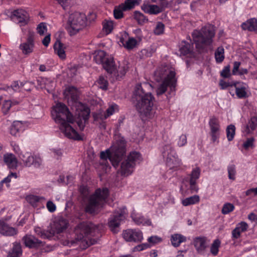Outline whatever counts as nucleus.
Listing matches in <instances>:
<instances>
[{"instance_id": "nucleus-8", "label": "nucleus", "mask_w": 257, "mask_h": 257, "mask_svg": "<svg viewBox=\"0 0 257 257\" xmlns=\"http://www.w3.org/2000/svg\"><path fill=\"white\" fill-rule=\"evenodd\" d=\"M95 226L90 223H82L75 229V239L71 241V245H78L81 248L85 249L93 244L91 241H88L86 235L94 230Z\"/></svg>"}, {"instance_id": "nucleus-33", "label": "nucleus", "mask_w": 257, "mask_h": 257, "mask_svg": "<svg viewBox=\"0 0 257 257\" xmlns=\"http://www.w3.org/2000/svg\"><path fill=\"white\" fill-rule=\"evenodd\" d=\"M16 230L14 228L11 227L2 220H0V233L5 235H13L16 234Z\"/></svg>"}, {"instance_id": "nucleus-19", "label": "nucleus", "mask_w": 257, "mask_h": 257, "mask_svg": "<svg viewBox=\"0 0 257 257\" xmlns=\"http://www.w3.org/2000/svg\"><path fill=\"white\" fill-rule=\"evenodd\" d=\"M19 158L27 167L33 165L35 167H38L42 163L41 159L39 157L32 155L29 153L21 154Z\"/></svg>"}, {"instance_id": "nucleus-2", "label": "nucleus", "mask_w": 257, "mask_h": 257, "mask_svg": "<svg viewBox=\"0 0 257 257\" xmlns=\"http://www.w3.org/2000/svg\"><path fill=\"white\" fill-rule=\"evenodd\" d=\"M64 94L68 102L73 110L75 111V115L77 117L76 120L80 130H83L86 121L89 116L90 110L85 105L77 101L79 94L78 90L74 87L69 86L66 88Z\"/></svg>"}, {"instance_id": "nucleus-9", "label": "nucleus", "mask_w": 257, "mask_h": 257, "mask_svg": "<svg viewBox=\"0 0 257 257\" xmlns=\"http://www.w3.org/2000/svg\"><path fill=\"white\" fill-rule=\"evenodd\" d=\"M214 35V27L211 25L205 26L202 29L201 32L194 31L192 34L194 41L198 48H201L203 46L210 45Z\"/></svg>"}, {"instance_id": "nucleus-7", "label": "nucleus", "mask_w": 257, "mask_h": 257, "mask_svg": "<svg viewBox=\"0 0 257 257\" xmlns=\"http://www.w3.org/2000/svg\"><path fill=\"white\" fill-rule=\"evenodd\" d=\"M125 142L123 137H118L112 146L105 151L100 153L101 160L105 161L108 159L114 167L117 166L121 157L125 152Z\"/></svg>"}, {"instance_id": "nucleus-28", "label": "nucleus", "mask_w": 257, "mask_h": 257, "mask_svg": "<svg viewBox=\"0 0 257 257\" xmlns=\"http://www.w3.org/2000/svg\"><path fill=\"white\" fill-rule=\"evenodd\" d=\"M248 227V224L244 221L238 223L232 232V237L236 239L238 238L241 233L246 231Z\"/></svg>"}, {"instance_id": "nucleus-12", "label": "nucleus", "mask_w": 257, "mask_h": 257, "mask_svg": "<svg viewBox=\"0 0 257 257\" xmlns=\"http://www.w3.org/2000/svg\"><path fill=\"white\" fill-rule=\"evenodd\" d=\"M126 210L125 207L119 208L116 210L108 222L110 229L114 233L117 232L120 224L126 218Z\"/></svg>"}, {"instance_id": "nucleus-57", "label": "nucleus", "mask_w": 257, "mask_h": 257, "mask_svg": "<svg viewBox=\"0 0 257 257\" xmlns=\"http://www.w3.org/2000/svg\"><path fill=\"white\" fill-rule=\"evenodd\" d=\"M150 247V245L147 243L139 244L133 248V251H141Z\"/></svg>"}, {"instance_id": "nucleus-51", "label": "nucleus", "mask_w": 257, "mask_h": 257, "mask_svg": "<svg viewBox=\"0 0 257 257\" xmlns=\"http://www.w3.org/2000/svg\"><path fill=\"white\" fill-rule=\"evenodd\" d=\"M96 85L100 88L106 90L107 88L108 82L103 77H100L97 81Z\"/></svg>"}, {"instance_id": "nucleus-50", "label": "nucleus", "mask_w": 257, "mask_h": 257, "mask_svg": "<svg viewBox=\"0 0 257 257\" xmlns=\"http://www.w3.org/2000/svg\"><path fill=\"white\" fill-rule=\"evenodd\" d=\"M228 177L229 180L234 181L236 176V169L234 165H230L227 168Z\"/></svg>"}, {"instance_id": "nucleus-29", "label": "nucleus", "mask_w": 257, "mask_h": 257, "mask_svg": "<svg viewBox=\"0 0 257 257\" xmlns=\"http://www.w3.org/2000/svg\"><path fill=\"white\" fill-rule=\"evenodd\" d=\"M257 126V117H253L248 122L247 125L242 128V132L244 135H247L252 133Z\"/></svg>"}, {"instance_id": "nucleus-13", "label": "nucleus", "mask_w": 257, "mask_h": 257, "mask_svg": "<svg viewBox=\"0 0 257 257\" xmlns=\"http://www.w3.org/2000/svg\"><path fill=\"white\" fill-rule=\"evenodd\" d=\"M162 153L164 158L166 159V165L170 169L176 168L179 165L180 161L171 146H165Z\"/></svg>"}, {"instance_id": "nucleus-60", "label": "nucleus", "mask_w": 257, "mask_h": 257, "mask_svg": "<svg viewBox=\"0 0 257 257\" xmlns=\"http://www.w3.org/2000/svg\"><path fill=\"white\" fill-rule=\"evenodd\" d=\"M11 147L12 148V150L13 151L17 154L19 157H20V155L21 154H23V153L21 151V149L19 145L14 142H12L10 144Z\"/></svg>"}, {"instance_id": "nucleus-1", "label": "nucleus", "mask_w": 257, "mask_h": 257, "mask_svg": "<svg viewBox=\"0 0 257 257\" xmlns=\"http://www.w3.org/2000/svg\"><path fill=\"white\" fill-rule=\"evenodd\" d=\"M51 115L61 133L65 137L75 140H82L83 136L75 128V119L65 104L56 103L52 107Z\"/></svg>"}, {"instance_id": "nucleus-36", "label": "nucleus", "mask_w": 257, "mask_h": 257, "mask_svg": "<svg viewBox=\"0 0 257 257\" xmlns=\"http://www.w3.org/2000/svg\"><path fill=\"white\" fill-rule=\"evenodd\" d=\"M38 82L41 83V87L46 89L49 92H51L55 86V83L53 81L46 78H40Z\"/></svg>"}, {"instance_id": "nucleus-32", "label": "nucleus", "mask_w": 257, "mask_h": 257, "mask_svg": "<svg viewBox=\"0 0 257 257\" xmlns=\"http://www.w3.org/2000/svg\"><path fill=\"white\" fill-rule=\"evenodd\" d=\"M103 28L101 33L99 35V37H101L110 34L113 30L114 28V24L112 21L104 20L102 23Z\"/></svg>"}, {"instance_id": "nucleus-42", "label": "nucleus", "mask_w": 257, "mask_h": 257, "mask_svg": "<svg viewBox=\"0 0 257 257\" xmlns=\"http://www.w3.org/2000/svg\"><path fill=\"white\" fill-rule=\"evenodd\" d=\"M140 1L141 0H126L123 4H121V8L124 11L130 10L139 5Z\"/></svg>"}, {"instance_id": "nucleus-23", "label": "nucleus", "mask_w": 257, "mask_h": 257, "mask_svg": "<svg viewBox=\"0 0 257 257\" xmlns=\"http://www.w3.org/2000/svg\"><path fill=\"white\" fill-rule=\"evenodd\" d=\"M119 108L117 104L115 103H111L109 105L108 108L106 110V113L104 114L97 115L94 114V117L95 119H106L110 115L118 111Z\"/></svg>"}, {"instance_id": "nucleus-10", "label": "nucleus", "mask_w": 257, "mask_h": 257, "mask_svg": "<svg viewBox=\"0 0 257 257\" xmlns=\"http://www.w3.org/2000/svg\"><path fill=\"white\" fill-rule=\"evenodd\" d=\"M108 195L106 188L96 190L95 193L90 197L86 208V211L90 213L97 212L105 202Z\"/></svg>"}, {"instance_id": "nucleus-58", "label": "nucleus", "mask_w": 257, "mask_h": 257, "mask_svg": "<svg viewBox=\"0 0 257 257\" xmlns=\"http://www.w3.org/2000/svg\"><path fill=\"white\" fill-rule=\"evenodd\" d=\"M254 141V139L253 138H250L247 139V140L244 142L243 144V147L246 150L248 149L249 148H252L253 147V143Z\"/></svg>"}, {"instance_id": "nucleus-25", "label": "nucleus", "mask_w": 257, "mask_h": 257, "mask_svg": "<svg viewBox=\"0 0 257 257\" xmlns=\"http://www.w3.org/2000/svg\"><path fill=\"white\" fill-rule=\"evenodd\" d=\"M201 170L198 167L194 168L191 173L190 179V188L192 190L197 191L198 188L196 186L197 180L199 179L200 176Z\"/></svg>"}, {"instance_id": "nucleus-53", "label": "nucleus", "mask_w": 257, "mask_h": 257, "mask_svg": "<svg viewBox=\"0 0 257 257\" xmlns=\"http://www.w3.org/2000/svg\"><path fill=\"white\" fill-rule=\"evenodd\" d=\"M37 33L40 35H44L47 31V26L45 23H40L37 27Z\"/></svg>"}, {"instance_id": "nucleus-56", "label": "nucleus", "mask_w": 257, "mask_h": 257, "mask_svg": "<svg viewBox=\"0 0 257 257\" xmlns=\"http://www.w3.org/2000/svg\"><path fill=\"white\" fill-rule=\"evenodd\" d=\"M123 11H124L122 8H121V5L119 7H116L114 10L113 14L115 19H120L123 16Z\"/></svg>"}, {"instance_id": "nucleus-47", "label": "nucleus", "mask_w": 257, "mask_h": 257, "mask_svg": "<svg viewBox=\"0 0 257 257\" xmlns=\"http://www.w3.org/2000/svg\"><path fill=\"white\" fill-rule=\"evenodd\" d=\"M163 239L157 235H152L149 237L147 239V243L150 245V247L157 244L161 243Z\"/></svg>"}, {"instance_id": "nucleus-64", "label": "nucleus", "mask_w": 257, "mask_h": 257, "mask_svg": "<svg viewBox=\"0 0 257 257\" xmlns=\"http://www.w3.org/2000/svg\"><path fill=\"white\" fill-rule=\"evenodd\" d=\"M46 207L48 211L50 212H53L56 209V205L51 201H49L47 202Z\"/></svg>"}, {"instance_id": "nucleus-54", "label": "nucleus", "mask_w": 257, "mask_h": 257, "mask_svg": "<svg viewBox=\"0 0 257 257\" xmlns=\"http://www.w3.org/2000/svg\"><path fill=\"white\" fill-rule=\"evenodd\" d=\"M17 175L16 173H10L7 177L4 178L2 181V183H5L7 187H10V182H11V180L12 178H17Z\"/></svg>"}, {"instance_id": "nucleus-35", "label": "nucleus", "mask_w": 257, "mask_h": 257, "mask_svg": "<svg viewBox=\"0 0 257 257\" xmlns=\"http://www.w3.org/2000/svg\"><path fill=\"white\" fill-rule=\"evenodd\" d=\"M24 130V126L21 121H15L10 128V134L13 136H17L20 133L23 132Z\"/></svg>"}, {"instance_id": "nucleus-18", "label": "nucleus", "mask_w": 257, "mask_h": 257, "mask_svg": "<svg viewBox=\"0 0 257 257\" xmlns=\"http://www.w3.org/2000/svg\"><path fill=\"white\" fill-rule=\"evenodd\" d=\"M11 17L15 20L20 26H26L30 21V17L28 13L22 9L14 11L12 13Z\"/></svg>"}, {"instance_id": "nucleus-55", "label": "nucleus", "mask_w": 257, "mask_h": 257, "mask_svg": "<svg viewBox=\"0 0 257 257\" xmlns=\"http://www.w3.org/2000/svg\"><path fill=\"white\" fill-rule=\"evenodd\" d=\"M41 198L38 196L33 195H29L26 197L27 201L32 205H35L37 202L40 200Z\"/></svg>"}, {"instance_id": "nucleus-14", "label": "nucleus", "mask_w": 257, "mask_h": 257, "mask_svg": "<svg viewBox=\"0 0 257 257\" xmlns=\"http://www.w3.org/2000/svg\"><path fill=\"white\" fill-rule=\"evenodd\" d=\"M122 238L127 242L139 243L144 240L143 232L138 228H129L123 230Z\"/></svg>"}, {"instance_id": "nucleus-37", "label": "nucleus", "mask_w": 257, "mask_h": 257, "mask_svg": "<svg viewBox=\"0 0 257 257\" xmlns=\"http://www.w3.org/2000/svg\"><path fill=\"white\" fill-rule=\"evenodd\" d=\"M126 160L135 167L137 164H140L142 162V158L139 153L133 152L130 154Z\"/></svg>"}, {"instance_id": "nucleus-63", "label": "nucleus", "mask_w": 257, "mask_h": 257, "mask_svg": "<svg viewBox=\"0 0 257 257\" xmlns=\"http://www.w3.org/2000/svg\"><path fill=\"white\" fill-rule=\"evenodd\" d=\"M24 85L22 82H19L18 81H15L11 85V88L15 91H18Z\"/></svg>"}, {"instance_id": "nucleus-17", "label": "nucleus", "mask_w": 257, "mask_h": 257, "mask_svg": "<svg viewBox=\"0 0 257 257\" xmlns=\"http://www.w3.org/2000/svg\"><path fill=\"white\" fill-rule=\"evenodd\" d=\"M118 43L127 49H132L138 45V41L133 37H129L128 33L123 32L120 33Z\"/></svg>"}, {"instance_id": "nucleus-43", "label": "nucleus", "mask_w": 257, "mask_h": 257, "mask_svg": "<svg viewBox=\"0 0 257 257\" xmlns=\"http://www.w3.org/2000/svg\"><path fill=\"white\" fill-rule=\"evenodd\" d=\"M192 49L191 45L186 43L182 42L179 45V51L181 55H186L191 52Z\"/></svg>"}, {"instance_id": "nucleus-30", "label": "nucleus", "mask_w": 257, "mask_h": 257, "mask_svg": "<svg viewBox=\"0 0 257 257\" xmlns=\"http://www.w3.org/2000/svg\"><path fill=\"white\" fill-rule=\"evenodd\" d=\"M134 168L133 164L125 160L121 163L120 173L123 176H129L133 172Z\"/></svg>"}, {"instance_id": "nucleus-21", "label": "nucleus", "mask_w": 257, "mask_h": 257, "mask_svg": "<svg viewBox=\"0 0 257 257\" xmlns=\"http://www.w3.org/2000/svg\"><path fill=\"white\" fill-rule=\"evenodd\" d=\"M142 10L147 14L157 15L163 11V8L162 7L156 5L144 4L142 6Z\"/></svg>"}, {"instance_id": "nucleus-24", "label": "nucleus", "mask_w": 257, "mask_h": 257, "mask_svg": "<svg viewBox=\"0 0 257 257\" xmlns=\"http://www.w3.org/2000/svg\"><path fill=\"white\" fill-rule=\"evenodd\" d=\"M235 87L236 94L238 98H242L247 96V85L242 82H236L233 83Z\"/></svg>"}, {"instance_id": "nucleus-6", "label": "nucleus", "mask_w": 257, "mask_h": 257, "mask_svg": "<svg viewBox=\"0 0 257 257\" xmlns=\"http://www.w3.org/2000/svg\"><path fill=\"white\" fill-rule=\"evenodd\" d=\"M96 18L94 13H90L87 17L83 13L75 12L69 15L67 24L70 35H74L85 29Z\"/></svg>"}, {"instance_id": "nucleus-49", "label": "nucleus", "mask_w": 257, "mask_h": 257, "mask_svg": "<svg viewBox=\"0 0 257 257\" xmlns=\"http://www.w3.org/2000/svg\"><path fill=\"white\" fill-rule=\"evenodd\" d=\"M235 207L234 205L230 203H225L223 204L221 212L223 214H227L234 210Z\"/></svg>"}, {"instance_id": "nucleus-20", "label": "nucleus", "mask_w": 257, "mask_h": 257, "mask_svg": "<svg viewBox=\"0 0 257 257\" xmlns=\"http://www.w3.org/2000/svg\"><path fill=\"white\" fill-rule=\"evenodd\" d=\"M2 159L4 163L10 169H16L18 166V160L17 157L11 153L4 154Z\"/></svg>"}, {"instance_id": "nucleus-31", "label": "nucleus", "mask_w": 257, "mask_h": 257, "mask_svg": "<svg viewBox=\"0 0 257 257\" xmlns=\"http://www.w3.org/2000/svg\"><path fill=\"white\" fill-rule=\"evenodd\" d=\"M170 241L173 246L178 247L182 243L186 241V237L181 234L174 233L171 235Z\"/></svg>"}, {"instance_id": "nucleus-15", "label": "nucleus", "mask_w": 257, "mask_h": 257, "mask_svg": "<svg viewBox=\"0 0 257 257\" xmlns=\"http://www.w3.org/2000/svg\"><path fill=\"white\" fill-rule=\"evenodd\" d=\"M35 47V33L30 32L25 42L22 43L19 46L20 49L24 55L32 53Z\"/></svg>"}, {"instance_id": "nucleus-52", "label": "nucleus", "mask_w": 257, "mask_h": 257, "mask_svg": "<svg viewBox=\"0 0 257 257\" xmlns=\"http://www.w3.org/2000/svg\"><path fill=\"white\" fill-rule=\"evenodd\" d=\"M164 25L161 22H158L154 30V33L155 35H161L163 34L164 32Z\"/></svg>"}, {"instance_id": "nucleus-22", "label": "nucleus", "mask_w": 257, "mask_h": 257, "mask_svg": "<svg viewBox=\"0 0 257 257\" xmlns=\"http://www.w3.org/2000/svg\"><path fill=\"white\" fill-rule=\"evenodd\" d=\"M131 217L133 221L137 225H142L144 226H150L151 225V221L149 219L145 217L141 214L135 211L132 213Z\"/></svg>"}, {"instance_id": "nucleus-40", "label": "nucleus", "mask_w": 257, "mask_h": 257, "mask_svg": "<svg viewBox=\"0 0 257 257\" xmlns=\"http://www.w3.org/2000/svg\"><path fill=\"white\" fill-rule=\"evenodd\" d=\"M22 254L21 245L18 243L13 244V247L8 252V257H20Z\"/></svg>"}, {"instance_id": "nucleus-46", "label": "nucleus", "mask_w": 257, "mask_h": 257, "mask_svg": "<svg viewBox=\"0 0 257 257\" xmlns=\"http://www.w3.org/2000/svg\"><path fill=\"white\" fill-rule=\"evenodd\" d=\"M224 50L223 47H220L217 48L215 52V58L217 63H220L224 59Z\"/></svg>"}, {"instance_id": "nucleus-4", "label": "nucleus", "mask_w": 257, "mask_h": 257, "mask_svg": "<svg viewBox=\"0 0 257 257\" xmlns=\"http://www.w3.org/2000/svg\"><path fill=\"white\" fill-rule=\"evenodd\" d=\"M94 60L97 63L102 64L106 71L116 80L121 79L127 70L126 66L124 64H119L117 66L114 64L113 58L102 50L95 51Z\"/></svg>"}, {"instance_id": "nucleus-39", "label": "nucleus", "mask_w": 257, "mask_h": 257, "mask_svg": "<svg viewBox=\"0 0 257 257\" xmlns=\"http://www.w3.org/2000/svg\"><path fill=\"white\" fill-rule=\"evenodd\" d=\"M194 245L198 251H202L206 246V239L202 237H197L194 240Z\"/></svg>"}, {"instance_id": "nucleus-59", "label": "nucleus", "mask_w": 257, "mask_h": 257, "mask_svg": "<svg viewBox=\"0 0 257 257\" xmlns=\"http://www.w3.org/2000/svg\"><path fill=\"white\" fill-rule=\"evenodd\" d=\"M187 142V136L185 135H181L177 140V145L181 147L185 146Z\"/></svg>"}, {"instance_id": "nucleus-41", "label": "nucleus", "mask_w": 257, "mask_h": 257, "mask_svg": "<svg viewBox=\"0 0 257 257\" xmlns=\"http://www.w3.org/2000/svg\"><path fill=\"white\" fill-rule=\"evenodd\" d=\"M17 104H18V102L16 100H5L2 106V110L3 113L6 114L9 111L13 105H16Z\"/></svg>"}, {"instance_id": "nucleus-44", "label": "nucleus", "mask_w": 257, "mask_h": 257, "mask_svg": "<svg viewBox=\"0 0 257 257\" xmlns=\"http://www.w3.org/2000/svg\"><path fill=\"white\" fill-rule=\"evenodd\" d=\"M221 241L218 239H215L210 246V252L213 255H216L219 251Z\"/></svg>"}, {"instance_id": "nucleus-5", "label": "nucleus", "mask_w": 257, "mask_h": 257, "mask_svg": "<svg viewBox=\"0 0 257 257\" xmlns=\"http://www.w3.org/2000/svg\"><path fill=\"white\" fill-rule=\"evenodd\" d=\"M155 79L161 81L156 92L158 95H162L166 92L167 87L174 88L176 82L175 71L174 68L165 66L158 68L155 73Z\"/></svg>"}, {"instance_id": "nucleus-16", "label": "nucleus", "mask_w": 257, "mask_h": 257, "mask_svg": "<svg viewBox=\"0 0 257 257\" xmlns=\"http://www.w3.org/2000/svg\"><path fill=\"white\" fill-rule=\"evenodd\" d=\"M209 126L210 129L211 141L213 143L218 142L220 132V125L218 118L214 116L211 117L209 121Z\"/></svg>"}, {"instance_id": "nucleus-11", "label": "nucleus", "mask_w": 257, "mask_h": 257, "mask_svg": "<svg viewBox=\"0 0 257 257\" xmlns=\"http://www.w3.org/2000/svg\"><path fill=\"white\" fill-rule=\"evenodd\" d=\"M67 221L63 219H59L51 225L50 230H41L40 228H35V232L43 238H49L56 233L62 232L67 227Z\"/></svg>"}, {"instance_id": "nucleus-61", "label": "nucleus", "mask_w": 257, "mask_h": 257, "mask_svg": "<svg viewBox=\"0 0 257 257\" xmlns=\"http://www.w3.org/2000/svg\"><path fill=\"white\" fill-rule=\"evenodd\" d=\"M245 195L250 197H253L257 196V187L247 190L245 192Z\"/></svg>"}, {"instance_id": "nucleus-34", "label": "nucleus", "mask_w": 257, "mask_h": 257, "mask_svg": "<svg viewBox=\"0 0 257 257\" xmlns=\"http://www.w3.org/2000/svg\"><path fill=\"white\" fill-rule=\"evenodd\" d=\"M65 49V45L59 41H57L54 45L55 53L62 59H64L66 58Z\"/></svg>"}, {"instance_id": "nucleus-62", "label": "nucleus", "mask_w": 257, "mask_h": 257, "mask_svg": "<svg viewBox=\"0 0 257 257\" xmlns=\"http://www.w3.org/2000/svg\"><path fill=\"white\" fill-rule=\"evenodd\" d=\"M230 75V68L229 66H227L221 72V76L224 78H227Z\"/></svg>"}, {"instance_id": "nucleus-26", "label": "nucleus", "mask_w": 257, "mask_h": 257, "mask_svg": "<svg viewBox=\"0 0 257 257\" xmlns=\"http://www.w3.org/2000/svg\"><path fill=\"white\" fill-rule=\"evenodd\" d=\"M200 197L198 195H194L189 197H182L180 202L182 206L187 207L198 204L200 202Z\"/></svg>"}, {"instance_id": "nucleus-38", "label": "nucleus", "mask_w": 257, "mask_h": 257, "mask_svg": "<svg viewBox=\"0 0 257 257\" xmlns=\"http://www.w3.org/2000/svg\"><path fill=\"white\" fill-rule=\"evenodd\" d=\"M241 27L244 30L250 31H256L257 30V20L254 18L250 19L243 23Z\"/></svg>"}, {"instance_id": "nucleus-3", "label": "nucleus", "mask_w": 257, "mask_h": 257, "mask_svg": "<svg viewBox=\"0 0 257 257\" xmlns=\"http://www.w3.org/2000/svg\"><path fill=\"white\" fill-rule=\"evenodd\" d=\"M144 88H151L152 85L147 83H144L143 87L141 84L136 85L134 93V98L138 101L136 106L142 115L150 116L154 113V98L151 93H145Z\"/></svg>"}, {"instance_id": "nucleus-48", "label": "nucleus", "mask_w": 257, "mask_h": 257, "mask_svg": "<svg viewBox=\"0 0 257 257\" xmlns=\"http://www.w3.org/2000/svg\"><path fill=\"white\" fill-rule=\"evenodd\" d=\"M134 18L139 24H143L148 21V19L146 17L140 12H135Z\"/></svg>"}, {"instance_id": "nucleus-27", "label": "nucleus", "mask_w": 257, "mask_h": 257, "mask_svg": "<svg viewBox=\"0 0 257 257\" xmlns=\"http://www.w3.org/2000/svg\"><path fill=\"white\" fill-rule=\"evenodd\" d=\"M23 240L25 245L29 247H37L42 245V242L33 235H26L23 237Z\"/></svg>"}, {"instance_id": "nucleus-45", "label": "nucleus", "mask_w": 257, "mask_h": 257, "mask_svg": "<svg viewBox=\"0 0 257 257\" xmlns=\"http://www.w3.org/2000/svg\"><path fill=\"white\" fill-rule=\"evenodd\" d=\"M226 137L228 141H231L234 139L235 134V127L233 124H230L226 128Z\"/></svg>"}]
</instances>
